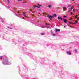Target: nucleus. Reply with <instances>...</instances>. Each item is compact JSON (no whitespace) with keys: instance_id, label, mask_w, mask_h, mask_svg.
Here are the masks:
<instances>
[{"instance_id":"35","label":"nucleus","mask_w":79,"mask_h":79,"mask_svg":"<svg viewBox=\"0 0 79 79\" xmlns=\"http://www.w3.org/2000/svg\"><path fill=\"white\" fill-rule=\"evenodd\" d=\"M10 27L12 26V25H10Z\"/></svg>"},{"instance_id":"28","label":"nucleus","mask_w":79,"mask_h":79,"mask_svg":"<svg viewBox=\"0 0 79 79\" xmlns=\"http://www.w3.org/2000/svg\"><path fill=\"white\" fill-rule=\"evenodd\" d=\"M77 20H78V21H79V18H77Z\"/></svg>"},{"instance_id":"25","label":"nucleus","mask_w":79,"mask_h":79,"mask_svg":"<svg viewBox=\"0 0 79 79\" xmlns=\"http://www.w3.org/2000/svg\"><path fill=\"white\" fill-rule=\"evenodd\" d=\"M73 24H76V23H73Z\"/></svg>"},{"instance_id":"20","label":"nucleus","mask_w":79,"mask_h":79,"mask_svg":"<svg viewBox=\"0 0 79 79\" xmlns=\"http://www.w3.org/2000/svg\"><path fill=\"white\" fill-rule=\"evenodd\" d=\"M69 24H71V23H72V22H70V21H69Z\"/></svg>"},{"instance_id":"11","label":"nucleus","mask_w":79,"mask_h":79,"mask_svg":"<svg viewBox=\"0 0 79 79\" xmlns=\"http://www.w3.org/2000/svg\"><path fill=\"white\" fill-rule=\"evenodd\" d=\"M2 58L3 57L2 56H0V59H1V60H2V59H3Z\"/></svg>"},{"instance_id":"38","label":"nucleus","mask_w":79,"mask_h":79,"mask_svg":"<svg viewBox=\"0 0 79 79\" xmlns=\"http://www.w3.org/2000/svg\"><path fill=\"white\" fill-rule=\"evenodd\" d=\"M23 14H25V13H24V12H23Z\"/></svg>"},{"instance_id":"39","label":"nucleus","mask_w":79,"mask_h":79,"mask_svg":"<svg viewBox=\"0 0 79 79\" xmlns=\"http://www.w3.org/2000/svg\"><path fill=\"white\" fill-rule=\"evenodd\" d=\"M42 28H44V27H43Z\"/></svg>"},{"instance_id":"42","label":"nucleus","mask_w":79,"mask_h":79,"mask_svg":"<svg viewBox=\"0 0 79 79\" xmlns=\"http://www.w3.org/2000/svg\"><path fill=\"white\" fill-rule=\"evenodd\" d=\"M10 29H12V28H10Z\"/></svg>"},{"instance_id":"7","label":"nucleus","mask_w":79,"mask_h":79,"mask_svg":"<svg viewBox=\"0 0 79 79\" xmlns=\"http://www.w3.org/2000/svg\"><path fill=\"white\" fill-rule=\"evenodd\" d=\"M67 21H68V20L65 19L64 20V22L65 23H67Z\"/></svg>"},{"instance_id":"14","label":"nucleus","mask_w":79,"mask_h":79,"mask_svg":"<svg viewBox=\"0 0 79 79\" xmlns=\"http://www.w3.org/2000/svg\"><path fill=\"white\" fill-rule=\"evenodd\" d=\"M77 18V15H76V16L75 17V19H76V18Z\"/></svg>"},{"instance_id":"27","label":"nucleus","mask_w":79,"mask_h":79,"mask_svg":"<svg viewBox=\"0 0 79 79\" xmlns=\"http://www.w3.org/2000/svg\"><path fill=\"white\" fill-rule=\"evenodd\" d=\"M23 15V16H26V15Z\"/></svg>"},{"instance_id":"17","label":"nucleus","mask_w":79,"mask_h":79,"mask_svg":"<svg viewBox=\"0 0 79 79\" xmlns=\"http://www.w3.org/2000/svg\"><path fill=\"white\" fill-rule=\"evenodd\" d=\"M56 35V34H53V36H55V35Z\"/></svg>"},{"instance_id":"2","label":"nucleus","mask_w":79,"mask_h":79,"mask_svg":"<svg viewBox=\"0 0 79 79\" xmlns=\"http://www.w3.org/2000/svg\"><path fill=\"white\" fill-rule=\"evenodd\" d=\"M47 17H48L49 18L51 19V18H54V17L53 16L50 15H48L47 16Z\"/></svg>"},{"instance_id":"32","label":"nucleus","mask_w":79,"mask_h":79,"mask_svg":"<svg viewBox=\"0 0 79 79\" xmlns=\"http://www.w3.org/2000/svg\"><path fill=\"white\" fill-rule=\"evenodd\" d=\"M43 15H45V13H43Z\"/></svg>"},{"instance_id":"45","label":"nucleus","mask_w":79,"mask_h":79,"mask_svg":"<svg viewBox=\"0 0 79 79\" xmlns=\"http://www.w3.org/2000/svg\"><path fill=\"white\" fill-rule=\"evenodd\" d=\"M71 24H73V23H71Z\"/></svg>"},{"instance_id":"33","label":"nucleus","mask_w":79,"mask_h":79,"mask_svg":"<svg viewBox=\"0 0 79 79\" xmlns=\"http://www.w3.org/2000/svg\"><path fill=\"white\" fill-rule=\"evenodd\" d=\"M71 5L68 6H71Z\"/></svg>"},{"instance_id":"12","label":"nucleus","mask_w":79,"mask_h":79,"mask_svg":"<svg viewBox=\"0 0 79 79\" xmlns=\"http://www.w3.org/2000/svg\"><path fill=\"white\" fill-rule=\"evenodd\" d=\"M36 7H37V8H40V6H36Z\"/></svg>"},{"instance_id":"58","label":"nucleus","mask_w":79,"mask_h":79,"mask_svg":"<svg viewBox=\"0 0 79 79\" xmlns=\"http://www.w3.org/2000/svg\"><path fill=\"white\" fill-rule=\"evenodd\" d=\"M10 8V7H9Z\"/></svg>"},{"instance_id":"56","label":"nucleus","mask_w":79,"mask_h":79,"mask_svg":"<svg viewBox=\"0 0 79 79\" xmlns=\"http://www.w3.org/2000/svg\"><path fill=\"white\" fill-rule=\"evenodd\" d=\"M59 23H60V22H59Z\"/></svg>"},{"instance_id":"21","label":"nucleus","mask_w":79,"mask_h":79,"mask_svg":"<svg viewBox=\"0 0 79 79\" xmlns=\"http://www.w3.org/2000/svg\"><path fill=\"white\" fill-rule=\"evenodd\" d=\"M73 14V12H71V15H72Z\"/></svg>"},{"instance_id":"52","label":"nucleus","mask_w":79,"mask_h":79,"mask_svg":"<svg viewBox=\"0 0 79 79\" xmlns=\"http://www.w3.org/2000/svg\"><path fill=\"white\" fill-rule=\"evenodd\" d=\"M64 27L65 28V26H64Z\"/></svg>"},{"instance_id":"8","label":"nucleus","mask_w":79,"mask_h":79,"mask_svg":"<svg viewBox=\"0 0 79 79\" xmlns=\"http://www.w3.org/2000/svg\"><path fill=\"white\" fill-rule=\"evenodd\" d=\"M1 21H2V23H3L4 22V21H3V19L2 18H1Z\"/></svg>"},{"instance_id":"44","label":"nucleus","mask_w":79,"mask_h":79,"mask_svg":"<svg viewBox=\"0 0 79 79\" xmlns=\"http://www.w3.org/2000/svg\"><path fill=\"white\" fill-rule=\"evenodd\" d=\"M50 20H52V19H50Z\"/></svg>"},{"instance_id":"31","label":"nucleus","mask_w":79,"mask_h":79,"mask_svg":"<svg viewBox=\"0 0 79 79\" xmlns=\"http://www.w3.org/2000/svg\"><path fill=\"white\" fill-rule=\"evenodd\" d=\"M46 25H48V24L47 23H46Z\"/></svg>"},{"instance_id":"6","label":"nucleus","mask_w":79,"mask_h":79,"mask_svg":"<svg viewBox=\"0 0 79 79\" xmlns=\"http://www.w3.org/2000/svg\"><path fill=\"white\" fill-rule=\"evenodd\" d=\"M67 53L68 54H69L70 55H71V53L70 52V51H68L67 52Z\"/></svg>"},{"instance_id":"37","label":"nucleus","mask_w":79,"mask_h":79,"mask_svg":"<svg viewBox=\"0 0 79 79\" xmlns=\"http://www.w3.org/2000/svg\"><path fill=\"white\" fill-rule=\"evenodd\" d=\"M63 11H65V10L64 9V10H63Z\"/></svg>"},{"instance_id":"30","label":"nucleus","mask_w":79,"mask_h":79,"mask_svg":"<svg viewBox=\"0 0 79 79\" xmlns=\"http://www.w3.org/2000/svg\"><path fill=\"white\" fill-rule=\"evenodd\" d=\"M70 20H72V19L71 18L70 19H69Z\"/></svg>"},{"instance_id":"26","label":"nucleus","mask_w":79,"mask_h":79,"mask_svg":"<svg viewBox=\"0 0 79 79\" xmlns=\"http://www.w3.org/2000/svg\"><path fill=\"white\" fill-rule=\"evenodd\" d=\"M63 20H65L66 19H64V18H63Z\"/></svg>"},{"instance_id":"34","label":"nucleus","mask_w":79,"mask_h":79,"mask_svg":"<svg viewBox=\"0 0 79 79\" xmlns=\"http://www.w3.org/2000/svg\"><path fill=\"white\" fill-rule=\"evenodd\" d=\"M70 27H72L71 26H70Z\"/></svg>"},{"instance_id":"50","label":"nucleus","mask_w":79,"mask_h":79,"mask_svg":"<svg viewBox=\"0 0 79 79\" xmlns=\"http://www.w3.org/2000/svg\"><path fill=\"white\" fill-rule=\"evenodd\" d=\"M67 12L68 13V12H69V11H68V12Z\"/></svg>"},{"instance_id":"10","label":"nucleus","mask_w":79,"mask_h":79,"mask_svg":"<svg viewBox=\"0 0 79 79\" xmlns=\"http://www.w3.org/2000/svg\"><path fill=\"white\" fill-rule=\"evenodd\" d=\"M74 8V6H72L71 7V10H73Z\"/></svg>"},{"instance_id":"60","label":"nucleus","mask_w":79,"mask_h":79,"mask_svg":"<svg viewBox=\"0 0 79 79\" xmlns=\"http://www.w3.org/2000/svg\"><path fill=\"white\" fill-rule=\"evenodd\" d=\"M78 16H79V14H78Z\"/></svg>"},{"instance_id":"22","label":"nucleus","mask_w":79,"mask_h":79,"mask_svg":"<svg viewBox=\"0 0 79 79\" xmlns=\"http://www.w3.org/2000/svg\"><path fill=\"white\" fill-rule=\"evenodd\" d=\"M77 23V21L76 20V21H75V23Z\"/></svg>"},{"instance_id":"61","label":"nucleus","mask_w":79,"mask_h":79,"mask_svg":"<svg viewBox=\"0 0 79 79\" xmlns=\"http://www.w3.org/2000/svg\"><path fill=\"white\" fill-rule=\"evenodd\" d=\"M69 26V25H68V26Z\"/></svg>"},{"instance_id":"43","label":"nucleus","mask_w":79,"mask_h":79,"mask_svg":"<svg viewBox=\"0 0 79 79\" xmlns=\"http://www.w3.org/2000/svg\"><path fill=\"white\" fill-rule=\"evenodd\" d=\"M51 32L52 33H53V32H52V31H51Z\"/></svg>"},{"instance_id":"18","label":"nucleus","mask_w":79,"mask_h":79,"mask_svg":"<svg viewBox=\"0 0 79 79\" xmlns=\"http://www.w3.org/2000/svg\"><path fill=\"white\" fill-rule=\"evenodd\" d=\"M75 53H77V49H75Z\"/></svg>"},{"instance_id":"23","label":"nucleus","mask_w":79,"mask_h":79,"mask_svg":"<svg viewBox=\"0 0 79 79\" xmlns=\"http://www.w3.org/2000/svg\"><path fill=\"white\" fill-rule=\"evenodd\" d=\"M63 17H64L65 18H66V16H64Z\"/></svg>"},{"instance_id":"53","label":"nucleus","mask_w":79,"mask_h":79,"mask_svg":"<svg viewBox=\"0 0 79 79\" xmlns=\"http://www.w3.org/2000/svg\"><path fill=\"white\" fill-rule=\"evenodd\" d=\"M71 10H69V11H70Z\"/></svg>"},{"instance_id":"24","label":"nucleus","mask_w":79,"mask_h":79,"mask_svg":"<svg viewBox=\"0 0 79 79\" xmlns=\"http://www.w3.org/2000/svg\"><path fill=\"white\" fill-rule=\"evenodd\" d=\"M35 7H36V6L34 7H32V8H35Z\"/></svg>"},{"instance_id":"3","label":"nucleus","mask_w":79,"mask_h":79,"mask_svg":"<svg viewBox=\"0 0 79 79\" xmlns=\"http://www.w3.org/2000/svg\"><path fill=\"white\" fill-rule=\"evenodd\" d=\"M56 32H59L60 31V29H55Z\"/></svg>"},{"instance_id":"41","label":"nucleus","mask_w":79,"mask_h":79,"mask_svg":"<svg viewBox=\"0 0 79 79\" xmlns=\"http://www.w3.org/2000/svg\"><path fill=\"white\" fill-rule=\"evenodd\" d=\"M72 0V1H74V0Z\"/></svg>"},{"instance_id":"4","label":"nucleus","mask_w":79,"mask_h":79,"mask_svg":"<svg viewBox=\"0 0 79 79\" xmlns=\"http://www.w3.org/2000/svg\"><path fill=\"white\" fill-rule=\"evenodd\" d=\"M58 19H60L61 20V21H63V19H62V18L61 17H59L58 16Z\"/></svg>"},{"instance_id":"57","label":"nucleus","mask_w":79,"mask_h":79,"mask_svg":"<svg viewBox=\"0 0 79 79\" xmlns=\"http://www.w3.org/2000/svg\"><path fill=\"white\" fill-rule=\"evenodd\" d=\"M23 3H25V2H24Z\"/></svg>"},{"instance_id":"54","label":"nucleus","mask_w":79,"mask_h":79,"mask_svg":"<svg viewBox=\"0 0 79 79\" xmlns=\"http://www.w3.org/2000/svg\"><path fill=\"white\" fill-rule=\"evenodd\" d=\"M34 12H36L35 11H34Z\"/></svg>"},{"instance_id":"1","label":"nucleus","mask_w":79,"mask_h":79,"mask_svg":"<svg viewBox=\"0 0 79 79\" xmlns=\"http://www.w3.org/2000/svg\"><path fill=\"white\" fill-rule=\"evenodd\" d=\"M8 62V60L6 59L5 60V61L3 62V64H6Z\"/></svg>"},{"instance_id":"46","label":"nucleus","mask_w":79,"mask_h":79,"mask_svg":"<svg viewBox=\"0 0 79 79\" xmlns=\"http://www.w3.org/2000/svg\"><path fill=\"white\" fill-rule=\"evenodd\" d=\"M45 27H46V26H44Z\"/></svg>"},{"instance_id":"55","label":"nucleus","mask_w":79,"mask_h":79,"mask_svg":"<svg viewBox=\"0 0 79 79\" xmlns=\"http://www.w3.org/2000/svg\"><path fill=\"white\" fill-rule=\"evenodd\" d=\"M45 17H46V16L45 15Z\"/></svg>"},{"instance_id":"49","label":"nucleus","mask_w":79,"mask_h":79,"mask_svg":"<svg viewBox=\"0 0 79 79\" xmlns=\"http://www.w3.org/2000/svg\"><path fill=\"white\" fill-rule=\"evenodd\" d=\"M47 27H48V26H47Z\"/></svg>"},{"instance_id":"62","label":"nucleus","mask_w":79,"mask_h":79,"mask_svg":"<svg viewBox=\"0 0 79 79\" xmlns=\"http://www.w3.org/2000/svg\"><path fill=\"white\" fill-rule=\"evenodd\" d=\"M7 1L8 0H6Z\"/></svg>"},{"instance_id":"40","label":"nucleus","mask_w":79,"mask_h":79,"mask_svg":"<svg viewBox=\"0 0 79 79\" xmlns=\"http://www.w3.org/2000/svg\"><path fill=\"white\" fill-rule=\"evenodd\" d=\"M19 1H21V0H19Z\"/></svg>"},{"instance_id":"47","label":"nucleus","mask_w":79,"mask_h":79,"mask_svg":"<svg viewBox=\"0 0 79 79\" xmlns=\"http://www.w3.org/2000/svg\"><path fill=\"white\" fill-rule=\"evenodd\" d=\"M30 11H32V10H30Z\"/></svg>"},{"instance_id":"13","label":"nucleus","mask_w":79,"mask_h":79,"mask_svg":"<svg viewBox=\"0 0 79 79\" xmlns=\"http://www.w3.org/2000/svg\"><path fill=\"white\" fill-rule=\"evenodd\" d=\"M37 5H38V6H42V5H39V4H37Z\"/></svg>"},{"instance_id":"5","label":"nucleus","mask_w":79,"mask_h":79,"mask_svg":"<svg viewBox=\"0 0 79 79\" xmlns=\"http://www.w3.org/2000/svg\"><path fill=\"white\" fill-rule=\"evenodd\" d=\"M52 5H49L48 6H46V7H49V8H51L52 7Z\"/></svg>"},{"instance_id":"29","label":"nucleus","mask_w":79,"mask_h":79,"mask_svg":"<svg viewBox=\"0 0 79 79\" xmlns=\"http://www.w3.org/2000/svg\"><path fill=\"white\" fill-rule=\"evenodd\" d=\"M73 12H74V9L73 10Z\"/></svg>"},{"instance_id":"48","label":"nucleus","mask_w":79,"mask_h":79,"mask_svg":"<svg viewBox=\"0 0 79 79\" xmlns=\"http://www.w3.org/2000/svg\"><path fill=\"white\" fill-rule=\"evenodd\" d=\"M39 14H40V13H39Z\"/></svg>"},{"instance_id":"15","label":"nucleus","mask_w":79,"mask_h":79,"mask_svg":"<svg viewBox=\"0 0 79 79\" xmlns=\"http://www.w3.org/2000/svg\"><path fill=\"white\" fill-rule=\"evenodd\" d=\"M53 16H55H55H56V15L54 14V15H53Z\"/></svg>"},{"instance_id":"59","label":"nucleus","mask_w":79,"mask_h":79,"mask_svg":"<svg viewBox=\"0 0 79 79\" xmlns=\"http://www.w3.org/2000/svg\"><path fill=\"white\" fill-rule=\"evenodd\" d=\"M18 13H19V11H18Z\"/></svg>"},{"instance_id":"9","label":"nucleus","mask_w":79,"mask_h":79,"mask_svg":"<svg viewBox=\"0 0 79 79\" xmlns=\"http://www.w3.org/2000/svg\"><path fill=\"white\" fill-rule=\"evenodd\" d=\"M41 35H44V33H41Z\"/></svg>"},{"instance_id":"36","label":"nucleus","mask_w":79,"mask_h":79,"mask_svg":"<svg viewBox=\"0 0 79 79\" xmlns=\"http://www.w3.org/2000/svg\"><path fill=\"white\" fill-rule=\"evenodd\" d=\"M7 28H10V27H7Z\"/></svg>"},{"instance_id":"19","label":"nucleus","mask_w":79,"mask_h":79,"mask_svg":"<svg viewBox=\"0 0 79 79\" xmlns=\"http://www.w3.org/2000/svg\"><path fill=\"white\" fill-rule=\"evenodd\" d=\"M7 1L8 3H10V1L9 0H7Z\"/></svg>"},{"instance_id":"16","label":"nucleus","mask_w":79,"mask_h":79,"mask_svg":"<svg viewBox=\"0 0 79 79\" xmlns=\"http://www.w3.org/2000/svg\"><path fill=\"white\" fill-rule=\"evenodd\" d=\"M62 8H63V9H65V10H66V7H62Z\"/></svg>"},{"instance_id":"51","label":"nucleus","mask_w":79,"mask_h":79,"mask_svg":"<svg viewBox=\"0 0 79 79\" xmlns=\"http://www.w3.org/2000/svg\"><path fill=\"white\" fill-rule=\"evenodd\" d=\"M48 25H50V24H48Z\"/></svg>"}]
</instances>
